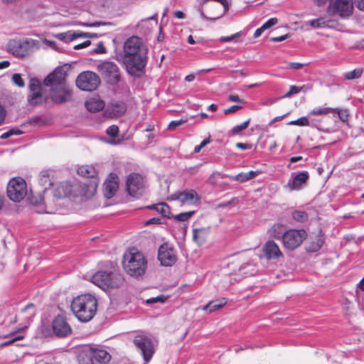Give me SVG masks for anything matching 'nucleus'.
<instances>
[{
	"mask_svg": "<svg viewBox=\"0 0 364 364\" xmlns=\"http://www.w3.org/2000/svg\"><path fill=\"white\" fill-rule=\"evenodd\" d=\"M124 64L127 72L132 76L140 77L144 72L147 63V48L141 39L133 36L124 43Z\"/></svg>",
	"mask_w": 364,
	"mask_h": 364,
	"instance_id": "obj_1",
	"label": "nucleus"
},
{
	"mask_svg": "<svg viewBox=\"0 0 364 364\" xmlns=\"http://www.w3.org/2000/svg\"><path fill=\"white\" fill-rule=\"evenodd\" d=\"M97 307V301L96 298L90 294L77 296L71 304L73 312L82 322L90 321L96 314Z\"/></svg>",
	"mask_w": 364,
	"mask_h": 364,
	"instance_id": "obj_2",
	"label": "nucleus"
},
{
	"mask_svg": "<svg viewBox=\"0 0 364 364\" xmlns=\"http://www.w3.org/2000/svg\"><path fill=\"white\" fill-rule=\"evenodd\" d=\"M122 264L129 276L138 278L144 274L147 261L141 252L133 247L124 254Z\"/></svg>",
	"mask_w": 364,
	"mask_h": 364,
	"instance_id": "obj_3",
	"label": "nucleus"
},
{
	"mask_svg": "<svg viewBox=\"0 0 364 364\" xmlns=\"http://www.w3.org/2000/svg\"><path fill=\"white\" fill-rule=\"evenodd\" d=\"M197 11L205 21H216L223 17L229 9L227 0H198Z\"/></svg>",
	"mask_w": 364,
	"mask_h": 364,
	"instance_id": "obj_4",
	"label": "nucleus"
},
{
	"mask_svg": "<svg viewBox=\"0 0 364 364\" xmlns=\"http://www.w3.org/2000/svg\"><path fill=\"white\" fill-rule=\"evenodd\" d=\"M134 346L140 351L146 363H149L155 352V343L152 338L144 333L136 334L133 340Z\"/></svg>",
	"mask_w": 364,
	"mask_h": 364,
	"instance_id": "obj_5",
	"label": "nucleus"
},
{
	"mask_svg": "<svg viewBox=\"0 0 364 364\" xmlns=\"http://www.w3.org/2000/svg\"><path fill=\"white\" fill-rule=\"evenodd\" d=\"M97 68L107 83L115 85L119 82V68L114 63L103 61L97 65Z\"/></svg>",
	"mask_w": 364,
	"mask_h": 364,
	"instance_id": "obj_6",
	"label": "nucleus"
},
{
	"mask_svg": "<svg viewBox=\"0 0 364 364\" xmlns=\"http://www.w3.org/2000/svg\"><path fill=\"white\" fill-rule=\"evenodd\" d=\"M27 194L26 181L21 177L10 180L7 186L8 197L14 202H20Z\"/></svg>",
	"mask_w": 364,
	"mask_h": 364,
	"instance_id": "obj_7",
	"label": "nucleus"
},
{
	"mask_svg": "<svg viewBox=\"0 0 364 364\" xmlns=\"http://www.w3.org/2000/svg\"><path fill=\"white\" fill-rule=\"evenodd\" d=\"M66 72L64 70L63 67L56 68L53 73L49 74L43 80V84L47 87H50V88L54 87V96L53 97L55 100H61L58 95H56V91H55V87L57 86H65V85H68L66 81ZM64 91L66 92L67 90L65 87H63Z\"/></svg>",
	"mask_w": 364,
	"mask_h": 364,
	"instance_id": "obj_8",
	"label": "nucleus"
},
{
	"mask_svg": "<svg viewBox=\"0 0 364 364\" xmlns=\"http://www.w3.org/2000/svg\"><path fill=\"white\" fill-rule=\"evenodd\" d=\"M100 84V77L92 71L81 73L76 79L77 87L84 91H92Z\"/></svg>",
	"mask_w": 364,
	"mask_h": 364,
	"instance_id": "obj_9",
	"label": "nucleus"
},
{
	"mask_svg": "<svg viewBox=\"0 0 364 364\" xmlns=\"http://www.w3.org/2000/svg\"><path fill=\"white\" fill-rule=\"evenodd\" d=\"M53 193L55 198H63L70 196H78L81 195L82 190L78 183H70L65 181L57 184L53 188Z\"/></svg>",
	"mask_w": 364,
	"mask_h": 364,
	"instance_id": "obj_10",
	"label": "nucleus"
},
{
	"mask_svg": "<svg viewBox=\"0 0 364 364\" xmlns=\"http://www.w3.org/2000/svg\"><path fill=\"white\" fill-rule=\"evenodd\" d=\"M306 237L307 234L304 230H289L283 235V245L287 249L293 250L299 247Z\"/></svg>",
	"mask_w": 364,
	"mask_h": 364,
	"instance_id": "obj_11",
	"label": "nucleus"
},
{
	"mask_svg": "<svg viewBox=\"0 0 364 364\" xmlns=\"http://www.w3.org/2000/svg\"><path fill=\"white\" fill-rule=\"evenodd\" d=\"M90 280L92 283L105 291L118 287V284L113 280L110 274L105 271L96 272Z\"/></svg>",
	"mask_w": 364,
	"mask_h": 364,
	"instance_id": "obj_12",
	"label": "nucleus"
},
{
	"mask_svg": "<svg viewBox=\"0 0 364 364\" xmlns=\"http://www.w3.org/2000/svg\"><path fill=\"white\" fill-rule=\"evenodd\" d=\"M158 259L161 264L165 267H171L174 264L177 257L173 247L168 243L161 245L158 250Z\"/></svg>",
	"mask_w": 364,
	"mask_h": 364,
	"instance_id": "obj_13",
	"label": "nucleus"
},
{
	"mask_svg": "<svg viewBox=\"0 0 364 364\" xmlns=\"http://www.w3.org/2000/svg\"><path fill=\"white\" fill-rule=\"evenodd\" d=\"M144 188V178L138 173H131L127 179L126 189L128 193L133 197H138L141 194Z\"/></svg>",
	"mask_w": 364,
	"mask_h": 364,
	"instance_id": "obj_14",
	"label": "nucleus"
},
{
	"mask_svg": "<svg viewBox=\"0 0 364 364\" xmlns=\"http://www.w3.org/2000/svg\"><path fill=\"white\" fill-rule=\"evenodd\" d=\"M42 85L40 80L36 78L31 79L29 82L28 103L31 105H38L43 102V97L41 92Z\"/></svg>",
	"mask_w": 364,
	"mask_h": 364,
	"instance_id": "obj_15",
	"label": "nucleus"
},
{
	"mask_svg": "<svg viewBox=\"0 0 364 364\" xmlns=\"http://www.w3.org/2000/svg\"><path fill=\"white\" fill-rule=\"evenodd\" d=\"M309 178V174L306 171L293 172L291 174V179L287 184V187H288L290 191H299L306 185Z\"/></svg>",
	"mask_w": 364,
	"mask_h": 364,
	"instance_id": "obj_16",
	"label": "nucleus"
},
{
	"mask_svg": "<svg viewBox=\"0 0 364 364\" xmlns=\"http://www.w3.org/2000/svg\"><path fill=\"white\" fill-rule=\"evenodd\" d=\"M169 200H179L182 204H194L199 201L200 198L194 190H185L173 193Z\"/></svg>",
	"mask_w": 364,
	"mask_h": 364,
	"instance_id": "obj_17",
	"label": "nucleus"
},
{
	"mask_svg": "<svg viewBox=\"0 0 364 364\" xmlns=\"http://www.w3.org/2000/svg\"><path fill=\"white\" fill-rule=\"evenodd\" d=\"M29 43L27 40L14 39L8 43V50L17 57H24L28 53Z\"/></svg>",
	"mask_w": 364,
	"mask_h": 364,
	"instance_id": "obj_18",
	"label": "nucleus"
},
{
	"mask_svg": "<svg viewBox=\"0 0 364 364\" xmlns=\"http://www.w3.org/2000/svg\"><path fill=\"white\" fill-rule=\"evenodd\" d=\"M330 9L341 17H347L353 13L352 0H336L331 2Z\"/></svg>",
	"mask_w": 364,
	"mask_h": 364,
	"instance_id": "obj_19",
	"label": "nucleus"
},
{
	"mask_svg": "<svg viewBox=\"0 0 364 364\" xmlns=\"http://www.w3.org/2000/svg\"><path fill=\"white\" fill-rule=\"evenodd\" d=\"M264 257L267 259H278L283 257V254L279 245L273 240H268L262 247Z\"/></svg>",
	"mask_w": 364,
	"mask_h": 364,
	"instance_id": "obj_20",
	"label": "nucleus"
},
{
	"mask_svg": "<svg viewBox=\"0 0 364 364\" xmlns=\"http://www.w3.org/2000/svg\"><path fill=\"white\" fill-rule=\"evenodd\" d=\"M52 326L55 334L60 337L65 336L71 332L69 324L65 318L60 315L53 319Z\"/></svg>",
	"mask_w": 364,
	"mask_h": 364,
	"instance_id": "obj_21",
	"label": "nucleus"
},
{
	"mask_svg": "<svg viewBox=\"0 0 364 364\" xmlns=\"http://www.w3.org/2000/svg\"><path fill=\"white\" fill-rule=\"evenodd\" d=\"M64 86H57L55 87V91H56V95H58L61 100H55L54 96V87L50 88V98L53 102L57 103V104H62L66 102H68L71 100L72 97V90L71 87L69 85H65V87L66 88L67 91H64V88H63Z\"/></svg>",
	"mask_w": 364,
	"mask_h": 364,
	"instance_id": "obj_22",
	"label": "nucleus"
},
{
	"mask_svg": "<svg viewBox=\"0 0 364 364\" xmlns=\"http://www.w3.org/2000/svg\"><path fill=\"white\" fill-rule=\"evenodd\" d=\"M105 196L107 198H112L118 188V177L115 173H111L105 182Z\"/></svg>",
	"mask_w": 364,
	"mask_h": 364,
	"instance_id": "obj_23",
	"label": "nucleus"
},
{
	"mask_svg": "<svg viewBox=\"0 0 364 364\" xmlns=\"http://www.w3.org/2000/svg\"><path fill=\"white\" fill-rule=\"evenodd\" d=\"M256 272L255 267L252 263H246L242 265L237 270L230 274L231 279L235 281L240 280L243 277L255 274Z\"/></svg>",
	"mask_w": 364,
	"mask_h": 364,
	"instance_id": "obj_24",
	"label": "nucleus"
},
{
	"mask_svg": "<svg viewBox=\"0 0 364 364\" xmlns=\"http://www.w3.org/2000/svg\"><path fill=\"white\" fill-rule=\"evenodd\" d=\"M88 352L90 357L102 364L107 363L111 359L110 354L107 350L102 348L89 347Z\"/></svg>",
	"mask_w": 364,
	"mask_h": 364,
	"instance_id": "obj_25",
	"label": "nucleus"
},
{
	"mask_svg": "<svg viewBox=\"0 0 364 364\" xmlns=\"http://www.w3.org/2000/svg\"><path fill=\"white\" fill-rule=\"evenodd\" d=\"M209 234L208 228H201L193 229V240L198 245L203 244Z\"/></svg>",
	"mask_w": 364,
	"mask_h": 364,
	"instance_id": "obj_26",
	"label": "nucleus"
},
{
	"mask_svg": "<svg viewBox=\"0 0 364 364\" xmlns=\"http://www.w3.org/2000/svg\"><path fill=\"white\" fill-rule=\"evenodd\" d=\"M85 107L90 112L101 111L105 107V102L98 97H92L86 101Z\"/></svg>",
	"mask_w": 364,
	"mask_h": 364,
	"instance_id": "obj_27",
	"label": "nucleus"
},
{
	"mask_svg": "<svg viewBox=\"0 0 364 364\" xmlns=\"http://www.w3.org/2000/svg\"><path fill=\"white\" fill-rule=\"evenodd\" d=\"M227 304L226 298H220L218 299L213 300L208 302V304L204 306L202 309L208 313H212L216 310L221 309Z\"/></svg>",
	"mask_w": 364,
	"mask_h": 364,
	"instance_id": "obj_28",
	"label": "nucleus"
},
{
	"mask_svg": "<svg viewBox=\"0 0 364 364\" xmlns=\"http://www.w3.org/2000/svg\"><path fill=\"white\" fill-rule=\"evenodd\" d=\"M285 227L284 225L280 223H277L273 225L269 230H268V234L271 237L275 238V239H282L283 240V235H284Z\"/></svg>",
	"mask_w": 364,
	"mask_h": 364,
	"instance_id": "obj_29",
	"label": "nucleus"
},
{
	"mask_svg": "<svg viewBox=\"0 0 364 364\" xmlns=\"http://www.w3.org/2000/svg\"><path fill=\"white\" fill-rule=\"evenodd\" d=\"M148 209L155 210L159 214H161L163 217L170 218L171 212L169 209V206L166 203H160L158 204H154L149 206H147Z\"/></svg>",
	"mask_w": 364,
	"mask_h": 364,
	"instance_id": "obj_30",
	"label": "nucleus"
},
{
	"mask_svg": "<svg viewBox=\"0 0 364 364\" xmlns=\"http://www.w3.org/2000/svg\"><path fill=\"white\" fill-rule=\"evenodd\" d=\"M79 175L86 178H93L95 175V171L93 167L89 166H81L77 170Z\"/></svg>",
	"mask_w": 364,
	"mask_h": 364,
	"instance_id": "obj_31",
	"label": "nucleus"
},
{
	"mask_svg": "<svg viewBox=\"0 0 364 364\" xmlns=\"http://www.w3.org/2000/svg\"><path fill=\"white\" fill-rule=\"evenodd\" d=\"M335 110V108L328 107H316L309 113V115H327Z\"/></svg>",
	"mask_w": 364,
	"mask_h": 364,
	"instance_id": "obj_32",
	"label": "nucleus"
},
{
	"mask_svg": "<svg viewBox=\"0 0 364 364\" xmlns=\"http://www.w3.org/2000/svg\"><path fill=\"white\" fill-rule=\"evenodd\" d=\"M363 72V69L357 68L354 69L353 70L345 73L343 76L348 80H355L361 77Z\"/></svg>",
	"mask_w": 364,
	"mask_h": 364,
	"instance_id": "obj_33",
	"label": "nucleus"
},
{
	"mask_svg": "<svg viewBox=\"0 0 364 364\" xmlns=\"http://www.w3.org/2000/svg\"><path fill=\"white\" fill-rule=\"evenodd\" d=\"M55 37L60 41L68 43L75 40V36H74V31H69L68 32L58 33Z\"/></svg>",
	"mask_w": 364,
	"mask_h": 364,
	"instance_id": "obj_34",
	"label": "nucleus"
},
{
	"mask_svg": "<svg viewBox=\"0 0 364 364\" xmlns=\"http://www.w3.org/2000/svg\"><path fill=\"white\" fill-rule=\"evenodd\" d=\"M292 217L294 220L303 223L307 220L308 215L305 211L303 210H295L292 213Z\"/></svg>",
	"mask_w": 364,
	"mask_h": 364,
	"instance_id": "obj_35",
	"label": "nucleus"
},
{
	"mask_svg": "<svg viewBox=\"0 0 364 364\" xmlns=\"http://www.w3.org/2000/svg\"><path fill=\"white\" fill-rule=\"evenodd\" d=\"M22 312L26 313V318H31L36 314V307L33 304L30 303L22 309Z\"/></svg>",
	"mask_w": 364,
	"mask_h": 364,
	"instance_id": "obj_36",
	"label": "nucleus"
},
{
	"mask_svg": "<svg viewBox=\"0 0 364 364\" xmlns=\"http://www.w3.org/2000/svg\"><path fill=\"white\" fill-rule=\"evenodd\" d=\"M250 122V119H247V121L244 122L243 123L235 126L232 129V133L234 135L238 134L240 132L247 128Z\"/></svg>",
	"mask_w": 364,
	"mask_h": 364,
	"instance_id": "obj_37",
	"label": "nucleus"
},
{
	"mask_svg": "<svg viewBox=\"0 0 364 364\" xmlns=\"http://www.w3.org/2000/svg\"><path fill=\"white\" fill-rule=\"evenodd\" d=\"M194 214L193 211L181 213L178 215H176L173 218L178 221L185 222L187 221Z\"/></svg>",
	"mask_w": 364,
	"mask_h": 364,
	"instance_id": "obj_38",
	"label": "nucleus"
},
{
	"mask_svg": "<svg viewBox=\"0 0 364 364\" xmlns=\"http://www.w3.org/2000/svg\"><path fill=\"white\" fill-rule=\"evenodd\" d=\"M289 124L298 126H309L310 122L306 117H301L296 120L291 121Z\"/></svg>",
	"mask_w": 364,
	"mask_h": 364,
	"instance_id": "obj_39",
	"label": "nucleus"
},
{
	"mask_svg": "<svg viewBox=\"0 0 364 364\" xmlns=\"http://www.w3.org/2000/svg\"><path fill=\"white\" fill-rule=\"evenodd\" d=\"M326 21L323 18H316L309 21V25L312 28H323L326 26Z\"/></svg>",
	"mask_w": 364,
	"mask_h": 364,
	"instance_id": "obj_40",
	"label": "nucleus"
},
{
	"mask_svg": "<svg viewBox=\"0 0 364 364\" xmlns=\"http://www.w3.org/2000/svg\"><path fill=\"white\" fill-rule=\"evenodd\" d=\"M11 80L12 82L19 87H23L25 85L24 80L18 73L14 74Z\"/></svg>",
	"mask_w": 364,
	"mask_h": 364,
	"instance_id": "obj_41",
	"label": "nucleus"
},
{
	"mask_svg": "<svg viewBox=\"0 0 364 364\" xmlns=\"http://www.w3.org/2000/svg\"><path fill=\"white\" fill-rule=\"evenodd\" d=\"M229 178L231 180L237 181L240 183H244L248 181L246 173H240L236 176H230Z\"/></svg>",
	"mask_w": 364,
	"mask_h": 364,
	"instance_id": "obj_42",
	"label": "nucleus"
},
{
	"mask_svg": "<svg viewBox=\"0 0 364 364\" xmlns=\"http://www.w3.org/2000/svg\"><path fill=\"white\" fill-rule=\"evenodd\" d=\"M302 87H298V86H296V85H291L289 87V92H287L284 96L283 97H291L292 95H294V94H296L298 92H299L301 90Z\"/></svg>",
	"mask_w": 364,
	"mask_h": 364,
	"instance_id": "obj_43",
	"label": "nucleus"
},
{
	"mask_svg": "<svg viewBox=\"0 0 364 364\" xmlns=\"http://www.w3.org/2000/svg\"><path fill=\"white\" fill-rule=\"evenodd\" d=\"M335 109L336 110L334 112H336L338 114V116L341 121L346 122L348 120V114L347 113V110L338 108Z\"/></svg>",
	"mask_w": 364,
	"mask_h": 364,
	"instance_id": "obj_44",
	"label": "nucleus"
},
{
	"mask_svg": "<svg viewBox=\"0 0 364 364\" xmlns=\"http://www.w3.org/2000/svg\"><path fill=\"white\" fill-rule=\"evenodd\" d=\"M241 36H242V32L240 31V32H237V33H236L233 35H231L230 36L221 37L219 39V41L222 43L230 42V41L235 40V38H237L238 37H240Z\"/></svg>",
	"mask_w": 364,
	"mask_h": 364,
	"instance_id": "obj_45",
	"label": "nucleus"
},
{
	"mask_svg": "<svg viewBox=\"0 0 364 364\" xmlns=\"http://www.w3.org/2000/svg\"><path fill=\"white\" fill-rule=\"evenodd\" d=\"M106 133L110 136L115 137L119 133V128L116 125L109 126L107 129Z\"/></svg>",
	"mask_w": 364,
	"mask_h": 364,
	"instance_id": "obj_46",
	"label": "nucleus"
},
{
	"mask_svg": "<svg viewBox=\"0 0 364 364\" xmlns=\"http://www.w3.org/2000/svg\"><path fill=\"white\" fill-rule=\"evenodd\" d=\"M278 22V20L277 18H271L269 20H267L262 26L264 30H267L268 28H270L273 26L276 25Z\"/></svg>",
	"mask_w": 364,
	"mask_h": 364,
	"instance_id": "obj_47",
	"label": "nucleus"
},
{
	"mask_svg": "<svg viewBox=\"0 0 364 364\" xmlns=\"http://www.w3.org/2000/svg\"><path fill=\"white\" fill-rule=\"evenodd\" d=\"M166 300V298L164 296H158L156 297H151L146 300L147 304H154L156 302L164 303Z\"/></svg>",
	"mask_w": 364,
	"mask_h": 364,
	"instance_id": "obj_48",
	"label": "nucleus"
},
{
	"mask_svg": "<svg viewBox=\"0 0 364 364\" xmlns=\"http://www.w3.org/2000/svg\"><path fill=\"white\" fill-rule=\"evenodd\" d=\"M304 66V64L300 63H293L289 62L287 63V68H292L294 70H299L301 69Z\"/></svg>",
	"mask_w": 364,
	"mask_h": 364,
	"instance_id": "obj_49",
	"label": "nucleus"
},
{
	"mask_svg": "<svg viewBox=\"0 0 364 364\" xmlns=\"http://www.w3.org/2000/svg\"><path fill=\"white\" fill-rule=\"evenodd\" d=\"M93 52L97 54H102L106 52V48L102 42H100L96 48L94 49Z\"/></svg>",
	"mask_w": 364,
	"mask_h": 364,
	"instance_id": "obj_50",
	"label": "nucleus"
},
{
	"mask_svg": "<svg viewBox=\"0 0 364 364\" xmlns=\"http://www.w3.org/2000/svg\"><path fill=\"white\" fill-rule=\"evenodd\" d=\"M323 243V240L321 237H318L316 240V246H314V245H313L310 247L311 250L314 251V252H316V251L318 250L321 247Z\"/></svg>",
	"mask_w": 364,
	"mask_h": 364,
	"instance_id": "obj_51",
	"label": "nucleus"
},
{
	"mask_svg": "<svg viewBox=\"0 0 364 364\" xmlns=\"http://www.w3.org/2000/svg\"><path fill=\"white\" fill-rule=\"evenodd\" d=\"M240 108H241L240 106L232 105V106L230 107L229 108H227V109H224V114H229L230 113L235 112L236 111H237Z\"/></svg>",
	"mask_w": 364,
	"mask_h": 364,
	"instance_id": "obj_52",
	"label": "nucleus"
},
{
	"mask_svg": "<svg viewBox=\"0 0 364 364\" xmlns=\"http://www.w3.org/2000/svg\"><path fill=\"white\" fill-rule=\"evenodd\" d=\"M183 123H184V121H183L182 119L172 121L170 122V124L168 125V128L170 129H174L176 127L181 125Z\"/></svg>",
	"mask_w": 364,
	"mask_h": 364,
	"instance_id": "obj_53",
	"label": "nucleus"
},
{
	"mask_svg": "<svg viewBox=\"0 0 364 364\" xmlns=\"http://www.w3.org/2000/svg\"><path fill=\"white\" fill-rule=\"evenodd\" d=\"M75 39L77 38L91 37L90 33H84L81 31H74Z\"/></svg>",
	"mask_w": 364,
	"mask_h": 364,
	"instance_id": "obj_54",
	"label": "nucleus"
},
{
	"mask_svg": "<svg viewBox=\"0 0 364 364\" xmlns=\"http://www.w3.org/2000/svg\"><path fill=\"white\" fill-rule=\"evenodd\" d=\"M252 144H247V143L238 142L236 144V147H237L240 149H242V150L250 149L252 148Z\"/></svg>",
	"mask_w": 364,
	"mask_h": 364,
	"instance_id": "obj_55",
	"label": "nucleus"
},
{
	"mask_svg": "<svg viewBox=\"0 0 364 364\" xmlns=\"http://www.w3.org/2000/svg\"><path fill=\"white\" fill-rule=\"evenodd\" d=\"M90 44H91L90 41H85V42H83L82 43L75 46L74 48L76 50L82 49V48L88 47Z\"/></svg>",
	"mask_w": 364,
	"mask_h": 364,
	"instance_id": "obj_56",
	"label": "nucleus"
},
{
	"mask_svg": "<svg viewBox=\"0 0 364 364\" xmlns=\"http://www.w3.org/2000/svg\"><path fill=\"white\" fill-rule=\"evenodd\" d=\"M314 125L318 130L322 131V132H326V133H331V132H333L335 131V129L333 128H331V127L325 128V127H323L321 126H318V125H316V124H314Z\"/></svg>",
	"mask_w": 364,
	"mask_h": 364,
	"instance_id": "obj_57",
	"label": "nucleus"
},
{
	"mask_svg": "<svg viewBox=\"0 0 364 364\" xmlns=\"http://www.w3.org/2000/svg\"><path fill=\"white\" fill-rule=\"evenodd\" d=\"M288 37V35H283L279 37H272L270 38V41L272 42H282L284 40H286Z\"/></svg>",
	"mask_w": 364,
	"mask_h": 364,
	"instance_id": "obj_58",
	"label": "nucleus"
},
{
	"mask_svg": "<svg viewBox=\"0 0 364 364\" xmlns=\"http://www.w3.org/2000/svg\"><path fill=\"white\" fill-rule=\"evenodd\" d=\"M228 100L231 102H244V101L240 99V97L236 95H230L228 96Z\"/></svg>",
	"mask_w": 364,
	"mask_h": 364,
	"instance_id": "obj_59",
	"label": "nucleus"
},
{
	"mask_svg": "<svg viewBox=\"0 0 364 364\" xmlns=\"http://www.w3.org/2000/svg\"><path fill=\"white\" fill-rule=\"evenodd\" d=\"M259 173H260V171H250L247 172L246 174H247V179L250 180L251 178H255Z\"/></svg>",
	"mask_w": 364,
	"mask_h": 364,
	"instance_id": "obj_60",
	"label": "nucleus"
},
{
	"mask_svg": "<svg viewBox=\"0 0 364 364\" xmlns=\"http://www.w3.org/2000/svg\"><path fill=\"white\" fill-rule=\"evenodd\" d=\"M106 24H107V23H105V22L96 21V22H94L92 23H84L83 25L86 26H90V27H99L100 26L106 25Z\"/></svg>",
	"mask_w": 364,
	"mask_h": 364,
	"instance_id": "obj_61",
	"label": "nucleus"
},
{
	"mask_svg": "<svg viewBox=\"0 0 364 364\" xmlns=\"http://www.w3.org/2000/svg\"><path fill=\"white\" fill-rule=\"evenodd\" d=\"M115 107L118 109L117 112L119 115L124 114L126 111V108L123 105H116Z\"/></svg>",
	"mask_w": 364,
	"mask_h": 364,
	"instance_id": "obj_62",
	"label": "nucleus"
},
{
	"mask_svg": "<svg viewBox=\"0 0 364 364\" xmlns=\"http://www.w3.org/2000/svg\"><path fill=\"white\" fill-rule=\"evenodd\" d=\"M159 223H161V219L159 218H152L146 222V225L159 224Z\"/></svg>",
	"mask_w": 364,
	"mask_h": 364,
	"instance_id": "obj_63",
	"label": "nucleus"
},
{
	"mask_svg": "<svg viewBox=\"0 0 364 364\" xmlns=\"http://www.w3.org/2000/svg\"><path fill=\"white\" fill-rule=\"evenodd\" d=\"M355 4L356 6L360 9V11H364V0H354Z\"/></svg>",
	"mask_w": 364,
	"mask_h": 364,
	"instance_id": "obj_64",
	"label": "nucleus"
}]
</instances>
